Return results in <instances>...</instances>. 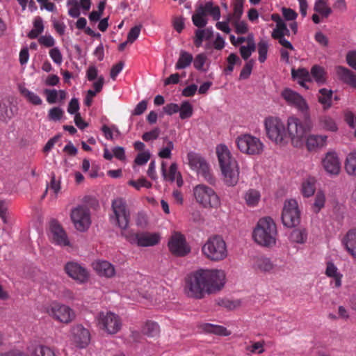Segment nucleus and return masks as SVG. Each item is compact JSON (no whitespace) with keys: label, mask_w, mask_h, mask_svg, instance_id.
Segmentation results:
<instances>
[{"label":"nucleus","mask_w":356,"mask_h":356,"mask_svg":"<svg viewBox=\"0 0 356 356\" xmlns=\"http://www.w3.org/2000/svg\"><path fill=\"white\" fill-rule=\"evenodd\" d=\"M129 184L134 186L137 190H140L141 187L150 188L152 186V183L144 177L140 178L137 181L130 180Z\"/></svg>","instance_id":"5fc2aeb1"},{"label":"nucleus","mask_w":356,"mask_h":356,"mask_svg":"<svg viewBox=\"0 0 356 356\" xmlns=\"http://www.w3.org/2000/svg\"><path fill=\"white\" fill-rule=\"evenodd\" d=\"M265 129L268 138L276 144L286 142L287 131L284 122L277 117H268L264 120Z\"/></svg>","instance_id":"423d86ee"},{"label":"nucleus","mask_w":356,"mask_h":356,"mask_svg":"<svg viewBox=\"0 0 356 356\" xmlns=\"http://www.w3.org/2000/svg\"><path fill=\"white\" fill-rule=\"evenodd\" d=\"M143 332L148 337H156L159 334V326L155 322H147L143 328Z\"/></svg>","instance_id":"a19ab883"},{"label":"nucleus","mask_w":356,"mask_h":356,"mask_svg":"<svg viewBox=\"0 0 356 356\" xmlns=\"http://www.w3.org/2000/svg\"><path fill=\"white\" fill-rule=\"evenodd\" d=\"M63 111L59 107H54L51 108L48 113V118L52 121H58L63 115Z\"/></svg>","instance_id":"6e6d98bb"},{"label":"nucleus","mask_w":356,"mask_h":356,"mask_svg":"<svg viewBox=\"0 0 356 356\" xmlns=\"http://www.w3.org/2000/svg\"><path fill=\"white\" fill-rule=\"evenodd\" d=\"M254 268L261 272L270 273L274 268V264L269 258L261 257L257 259Z\"/></svg>","instance_id":"c756f323"},{"label":"nucleus","mask_w":356,"mask_h":356,"mask_svg":"<svg viewBox=\"0 0 356 356\" xmlns=\"http://www.w3.org/2000/svg\"><path fill=\"white\" fill-rule=\"evenodd\" d=\"M314 9L324 17H327L332 12L331 8L327 6L323 0L317 1L315 3Z\"/></svg>","instance_id":"a18cd8bd"},{"label":"nucleus","mask_w":356,"mask_h":356,"mask_svg":"<svg viewBox=\"0 0 356 356\" xmlns=\"http://www.w3.org/2000/svg\"><path fill=\"white\" fill-rule=\"evenodd\" d=\"M122 235L131 243H136L141 247L153 246L159 242V236L157 234H135L131 231H129L122 232Z\"/></svg>","instance_id":"dca6fc26"},{"label":"nucleus","mask_w":356,"mask_h":356,"mask_svg":"<svg viewBox=\"0 0 356 356\" xmlns=\"http://www.w3.org/2000/svg\"><path fill=\"white\" fill-rule=\"evenodd\" d=\"M31 356H56L53 349L44 345L37 346L31 352Z\"/></svg>","instance_id":"ea45409f"},{"label":"nucleus","mask_w":356,"mask_h":356,"mask_svg":"<svg viewBox=\"0 0 356 356\" xmlns=\"http://www.w3.org/2000/svg\"><path fill=\"white\" fill-rule=\"evenodd\" d=\"M164 140L166 141V145L160 149L158 156L161 159H170L172 151L174 149V143L172 141L169 140L167 137Z\"/></svg>","instance_id":"37998d69"},{"label":"nucleus","mask_w":356,"mask_h":356,"mask_svg":"<svg viewBox=\"0 0 356 356\" xmlns=\"http://www.w3.org/2000/svg\"><path fill=\"white\" fill-rule=\"evenodd\" d=\"M290 239L296 243H305L307 239V233L304 229H296L291 233Z\"/></svg>","instance_id":"58836bf2"},{"label":"nucleus","mask_w":356,"mask_h":356,"mask_svg":"<svg viewBox=\"0 0 356 356\" xmlns=\"http://www.w3.org/2000/svg\"><path fill=\"white\" fill-rule=\"evenodd\" d=\"M38 42L44 46L45 47H52L55 44L54 38L49 35H42L38 38Z\"/></svg>","instance_id":"0e129e2a"},{"label":"nucleus","mask_w":356,"mask_h":356,"mask_svg":"<svg viewBox=\"0 0 356 356\" xmlns=\"http://www.w3.org/2000/svg\"><path fill=\"white\" fill-rule=\"evenodd\" d=\"M265 341L261 340L259 341L253 342L252 345L246 347V350L250 352L252 354H262L264 353Z\"/></svg>","instance_id":"09e8293b"},{"label":"nucleus","mask_w":356,"mask_h":356,"mask_svg":"<svg viewBox=\"0 0 356 356\" xmlns=\"http://www.w3.org/2000/svg\"><path fill=\"white\" fill-rule=\"evenodd\" d=\"M268 43L264 40H261L257 44L259 60L260 63H264L267 58V53L268 50Z\"/></svg>","instance_id":"49530a36"},{"label":"nucleus","mask_w":356,"mask_h":356,"mask_svg":"<svg viewBox=\"0 0 356 356\" xmlns=\"http://www.w3.org/2000/svg\"><path fill=\"white\" fill-rule=\"evenodd\" d=\"M202 331L219 336H229L231 332L226 327L211 323H202L200 325Z\"/></svg>","instance_id":"cd10ccee"},{"label":"nucleus","mask_w":356,"mask_h":356,"mask_svg":"<svg viewBox=\"0 0 356 356\" xmlns=\"http://www.w3.org/2000/svg\"><path fill=\"white\" fill-rule=\"evenodd\" d=\"M93 267L100 276L111 277L115 273L114 266L106 261H97L93 263Z\"/></svg>","instance_id":"a878e982"},{"label":"nucleus","mask_w":356,"mask_h":356,"mask_svg":"<svg viewBox=\"0 0 356 356\" xmlns=\"http://www.w3.org/2000/svg\"><path fill=\"white\" fill-rule=\"evenodd\" d=\"M254 65V61L252 60H248L245 65L243 66L242 70L240 73V78L242 79H248L252 72V67Z\"/></svg>","instance_id":"13d9d810"},{"label":"nucleus","mask_w":356,"mask_h":356,"mask_svg":"<svg viewBox=\"0 0 356 356\" xmlns=\"http://www.w3.org/2000/svg\"><path fill=\"white\" fill-rule=\"evenodd\" d=\"M49 237L51 243L59 246H69L70 241L62 225L56 220H51L49 223Z\"/></svg>","instance_id":"f3484780"},{"label":"nucleus","mask_w":356,"mask_h":356,"mask_svg":"<svg viewBox=\"0 0 356 356\" xmlns=\"http://www.w3.org/2000/svg\"><path fill=\"white\" fill-rule=\"evenodd\" d=\"M281 96L289 105L296 107L305 115L308 114V104L299 93L290 88H285L282 90Z\"/></svg>","instance_id":"a211bd4d"},{"label":"nucleus","mask_w":356,"mask_h":356,"mask_svg":"<svg viewBox=\"0 0 356 356\" xmlns=\"http://www.w3.org/2000/svg\"><path fill=\"white\" fill-rule=\"evenodd\" d=\"M336 72L339 79L356 88V74L346 67L338 66Z\"/></svg>","instance_id":"393cba45"},{"label":"nucleus","mask_w":356,"mask_h":356,"mask_svg":"<svg viewBox=\"0 0 356 356\" xmlns=\"http://www.w3.org/2000/svg\"><path fill=\"white\" fill-rule=\"evenodd\" d=\"M190 168L201 175L210 184L215 185L216 178L211 172V169L207 161L200 154L195 152L188 154Z\"/></svg>","instance_id":"9b49d317"},{"label":"nucleus","mask_w":356,"mask_h":356,"mask_svg":"<svg viewBox=\"0 0 356 356\" xmlns=\"http://www.w3.org/2000/svg\"><path fill=\"white\" fill-rule=\"evenodd\" d=\"M291 76L293 79L312 81L311 75L309 71L305 68H298V70L292 69Z\"/></svg>","instance_id":"de8ad7c7"},{"label":"nucleus","mask_w":356,"mask_h":356,"mask_svg":"<svg viewBox=\"0 0 356 356\" xmlns=\"http://www.w3.org/2000/svg\"><path fill=\"white\" fill-rule=\"evenodd\" d=\"M49 56L52 60L57 65H60L63 62V56L58 47H54L49 50Z\"/></svg>","instance_id":"4d7b16f0"},{"label":"nucleus","mask_w":356,"mask_h":356,"mask_svg":"<svg viewBox=\"0 0 356 356\" xmlns=\"http://www.w3.org/2000/svg\"><path fill=\"white\" fill-rule=\"evenodd\" d=\"M326 140V136L311 134L306 140V146L309 151L316 150L324 147Z\"/></svg>","instance_id":"bb28decb"},{"label":"nucleus","mask_w":356,"mask_h":356,"mask_svg":"<svg viewBox=\"0 0 356 356\" xmlns=\"http://www.w3.org/2000/svg\"><path fill=\"white\" fill-rule=\"evenodd\" d=\"M245 0H234L233 19L239 20L243 13V3Z\"/></svg>","instance_id":"8fccbe9b"},{"label":"nucleus","mask_w":356,"mask_h":356,"mask_svg":"<svg viewBox=\"0 0 356 356\" xmlns=\"http://www.w3.org/2000/svg\"><path fill=\"white\" fill-rule=\"evenodd\" d=\"M207 59V56L204 54L202 53L197 54L193 60L194 67L199 71L205 72L206 70L204 69V65Z\"/></svg>","instance_id":"603ef678"},{"label":"nucleus","mask_w":356,"mask_h":356,"mask_svg":"<svg viewBox=\"0 0 356 356\" xmlns=\"http://www.w3.org/2000/svg\"><path fill=\"white\" fill-rule=\"evenodd\" d=\"M260 193L255 189H249L245 193L244 198L246 204L250 207L256 206L260 200Z\"/></svg>","instance_id":"4c0bfd02"},{"label":"nucleus","mask_w":356,"mask_h":356,"mask_svg":"<svg viewBox=\"0 0 356 356\" xmlns=\"http://www.w3.org/2000/svg\"><path fill=\"white\" fill-rule=\"evenodd\" d=\"M234 27H235V31L237 34H245L248 32V28L247 23L244 21H240L234 19Z\"/></svg>","instance_id":"e2e57ef3"},{"label":"nucleus","mask_w":356,"mask_h":356,"mask_svg":"<svg viewBox=\"0 0 356 356\" xmlns=\"http://www.w3.org/2000/svg\"><path fill=\"white\" fill-rule=\"evenodd\" d=\"M113 215L111 216V220L118 225L122 232H127V228L130 221V211L127 208L126 201L118 197L113 200L111 205Z\"/></svg>","instance_id":"0eeeda50"},{"label":"nucleus","mask_w":356,"mask_h":356,"mask_svg":"<svg viewBox=\"0 0 356 356\" xmlns=\"http://www.w3.org/2000/svg\"><path fill=\"white\" fill-rule=\"evenodd\" d=\"M341 243L347 252L356 259V229L348 231L342 238Z\"/></svg>","instance_id":"5701e85b"},{"label":"nucleus","mask_w":356,"mask_h":356,"mask_svg":"<svg viewBox=\"0 0 356 356\" xmlns=\"http://www.w3.org/2000/svg\"><path fill=\"white\" fill-rule=\"evenodd\" d=\"M70 218L75 228L79 232L86 231L91 224L90 210L84 206L73 209Z\"/></svg>","instance_id":"2eb2a0df"},{"label":"nucleus","mask_w":356,"mask_h":356,"mask_svg":"<svg viewBox=\"0 0 356 356\" xmlns=\"http://www.w3.org/2000/svg\"><path fill=\"white\" fill-rule=\"evenodd\" d=\"M19 92L22 96H24L26 100L33 105L38 106L42 103V99L33 92L30 91L25 87H19Z\"/></svg>","instance_id":"c9c22d12"},{"label":"nucleus","mask_w":356,"mask_h":356,"mask_svg":"<svg viewBox=\"0 0 356 356\" xmlns=\"http://www.w3.org/2000/svg\"><path fill=\"white\" fill-rule=\"evenodd\" d=\"M324 170L330 175H338L341 170V163L335 152H327L322 161Z\"/></svg>","instance_id":"4be33fe9"},{"label":"nucleus","mask_w":356,"mask_h":356,"mask_svg":"<svg viewBox=\"0 0 356 356\" xmlns=\"http://www.w3.org/2000/svg\"><path fill=\"white\" fill-rule=\"evenodd\" d=\"M150 159V154L149 152H143L136 156L134 162L138 165H145Z\"/></svg>","instance_id":"69168bd1"},{"label":"nucleus","mask_w":356,"mask_h":356,"mask_svg":"<svg viewBox=\"0 0 356 356\" xmlns=\"http://www.w3.org/2000/svg\"><path fill=\"white\" fill-rule=\"evenodd\" d=\"M344 168L349 175L356 176V151L347 155Z\"/></svg>","instance_id":"72a5a7b5"},{"label":"nucleus","mask_w":356,"mask_h":356,"mask_svg":"<svg viewBox=\"0 0 356 356\" xmlns=\"http://www.w3.org/2000/svg\"><path fill=\"white\" fill-rule=\"evenodd\" d=\"M256 49V46H250V45H247V46H241L240 47V54H241V57L244 59V60H248L250 56H251L252 53L254 52Z\"/></svg>","instance_id":"680f3d73"},{"label":"nucleus","mask_w":356,"mask_h":356,"mask_svg":"<svg viewBox=\"0 0 356 356\" xmlns=\"http://www.w3.org/2000/svg\"><path fill=\"white\" fill-rule=\"evenodd\" d=\"M97 326L109 334L118 332L122 325L120 317L111 312H101L95 316Z\"/></svg>","instance_id":"1a4fd4ad"},{"label":"nucleus","mask_w":356,"mask_h":356,"mask_svg":"<svg viewBox=\"0 0 356 356\" xmlns=\"http://www.w3.org/2000/svg\"><path fill=\"white\" fill-rule=\"evenodd\" d=\"M236 144L242 153L248 155H259L264 150V144L260 139L250 134L237 137Z\"/></svg>","instance_id":"f8f14e48"},{"label":"nucleus","mask_w":356,"mask_h":356,"mask_svg":"<svg viewBox=\"0 0 356 356\" xmlns=\"http://www.w3.org/2000/svg\"><path fill=\"white\" fill-rule=\"evenodd\" d=\"M44 93L47 96V102L49 104H52L56 102L58 98V91L56 90L44 89Z\"/></svg>","instance_id":"338daca9"},{"label":"nucleus","mask_w":356,"mask_h":356,"mask_svg":"<svg viewBox=\"0 0 356 356\" xmlns=\"http://www.w3.org/2000/svg\"><path fill=\"white\" fill-rule=\"evenodd\" d=\"M141 30V26H135L131 29L127 35V40L129 43H133L139 36Z\"/></svg>","instance_id":"052dcab7"},{"label":"nucleus","mask_w":356,"mask_h":356,"mask_svg":"<svg viewBox=\"0 0 356 356\" xmlns=\"http://www.w3.org/2000/svg\"><path fill=\"white\" fill-rule=\"evenodd\" d=\"M225 274L222 270L199 269L186 278L185 291L188 297L202 299L206 294L220 291L225 285Z\"/></svg>","instance_id":"f257e3e1"},{"label":"nucleus","mask_w":356,"mask_h":356,"mask_svg":"<svg viewBox=\"0 0 356 356\" xmlns=\"http://www.w3.org/2000/svg\"><path fill=\"white\" fill-rule=\"evenodd\" d=\"M310 75L318 84H323L326 81V72L323 67L318 65L312 67Z\"/></svg>","instance_id":"f704fd0d"},{"label":"nucleus","mask_w":356,"mask_h":356,"mask_svg":"<svg viewBox=\"0 0 356 356\" xmlns=\"http://www.w3.org/2000/svg\"><path fill=\"white\" fill-rule=\"evenodd\" d=\"M161 171L163 179L170 182L175 181L178 174H180L177 170V165L176 163H172L170 166L168 172H167L165 162L162 161Z\"/></svg>","instance_id":"c85d7f7f"},{"label":"nucleus","mask_w":356,"mask_h":356,"mask_svg":"<svg viewBox=\"0 0 356 356\" xmlns=\"http://www.w3.org/2000/svg\"><path fill=\"white\" fill-rule=\"evenodd\" d=\"M72 335L73 342L80 348H86L90 341V332L81 325L72 327Z\"/></svg>","instance_id":"412c9836"},{"label":"nucleus","mask_w":356,"mask_h":356,"mask_svg":"<svg viewBox=\"0 0 356 356\" xmlns=\"http://www.w3.org/2000/svg\"><path fill=\"white\" fill-rule=\"evenodd\" d=\"M332 91L326 88H322L319 90L318 97L319 103L323 105V109L327 110L332 106Z\"/></svg>","instance_id":"7c9ffc66"},{"label":"nucleus","mask_w":356,"mask_h":356,"mask_svg":"<svg viewBox=\"0 0 356 356\" xmlns=\"http://www.w3.org/2000/svg\"><path fill=\"white\" fill-rule=\"evenodd\" d=\"M286 27V24L284 22V21L276 24V27L273 29L271 37L273 39L278 40L280 44H281L283 47L290 50H293L292 44L286 39H285V38H283L282 32L284 30H285Z\"/></svg>","instance_id":"b1692460"},{"label":"nucleus","mask_w":356,"mask_h":356,"mask_svg":"<svg viewBox=\"0 0 356 356\" xmlns=\"http://www.w3.org/2000/svg\"><path fill=\"white\" fill-rule=\"evenodd\" d=\"M277 234V227L270 217H264L259 220L252 232L254 241L264 247H273L276 243Z\"/></svg>","instance_id":"7ed1b4c3"},{"label":"nucleus","mask_w":356,"mask_h":356,"mask_svg":"<svg viewBox=\"0 0 356 356\" xmlns=\"http://www.w3.org/2000/svg\"><path fill=\"white\" fill-rule=\"evenodd\" d=\"M195 201L205 209H217L220 205V200L215 191L205 185L198 184L193 188Z\"/></svg>","instance_id":"39448f33"},{"label":"nucleus","mask_w":356,"mask_h":356,"mask_svg":"<svg viewBox=\"0 0 356 356\" xmlns=\"http://www.w3.org/2000/svg\"><path fill=\"white\" fill-rule=\"evenodd\" d=\"M282 12L284 19L288 21L295 20L298 17V13L291 8L284 7L282 8Z\"/></svg>","instance_id":"774afa93"},{"label":"nucleus","mask_w":356,"mask_h":356,"mask_svg":"<svg viewBox=\"0 0 356 356\" xmlns=\"http://www.w3.org/2000/svg\"><path fill=\"white\" fill-rule=\"evenodd\" d=\"M216 154L226 184L228 186L236 185L239 179V168L237 161L232 156L230 151L225 145L217 146Z\"/></svg>","instance_id":"f03ea898"},{"label":"nucleus","mask_w":356,"mask_h":356,"mask_svg":"<svg viewBox=\"0 0 356 356\" xmlns=\"http://www.w3.org/2000/svg\"><path fill=\"white\" fill-rule=\"evenodd\" d=\"M320 122L323 128L326 130L335 131L337 129L334 121L330 117L325 116L321 118Z\"/></svg>","instance_id":"864d4df0"},{"label":"nucleus","mask_w":356,"mask_h":356,"mask_svg":"<svg viewBox=\"0 0 356 356\" xmlns=\"http://www.w3.org/2000/svg\"><path fill=\"white\" fill-rule=\"evenodd\" d=\"M309 130V125L304 124L300 120L294 117L288 119L287 136L291 138L294 147H299L303 145L305 135Z\"/></svg>","instance_id":"9d476101"},{"label":"nucleus","mask_w":356,"mask_h":356,"mask_svg":"<svg viewBox=\"0 0 356 356\" xmlns=\"http://www.w3.org/2000/svg\"><path fill=\"white\" fill-rule=\"evenodd\" d=\"M160 134V129L159 128H154V129L145 132L143 134L142 138L145 142L156 140Z\"/></svg>","instance_id":"bf43d9fd"},{"label":"nucleus","mask_w":356,"mask_h":356,"mask_svg":"<svg viewBox=\"0 0 356 356\" xmlns=\"http://www.w3.org/2000/svg\"><path fill=\"white\" fill-rule=\"evenodd\" d=\"M202 253L214 261L223 260L227 256L226 243L220 236L210 237L202 248Z\"/></svg>","instance_id":"20e7f679"},{"label":"nucleus","mask_w":356,"mask_h":356,"mask_svg":"<svg viewBox=\"0 0 356 356\" xmlns=\"http://www.w3.org/2000/svg\"><path fill=\"white\" fill-rule=\"evenodd\" d=\"M315 181L313 179H309L304 181L302 184V193L305 197H310L315 192Z\"/></svg>","instance_id":"c03bdc74"},{"label":"nucleus","mask_w":356,"mask_h":356,"mask_svg":"<svg viewBox=\"0 0 356 356\" xmlns=\"http://www.w3.org/2000/svg\"><path fill=\"white\" fill-rule=\"evenodd\" d=\"M67 6L70 7L68 14L72 17L76 18L80 15L79 5L77 0H67Z\"/></svg>","instance_id":"3c124183"},{"label":"nucleus","mask_w":356,"mask_h":356,"mask_svg":"<svg viewBox=\"0 0 356 356\" xmlns=\"http://www.w3.org/2000/svg\"><path fill=\"white\" fill-rule=\"evenodd\" d=\"M213 36V30L211 28H207L204 29H197L195 31V38L194 39V44L197 47L202 45L204 39L209 40Z\"/></svg>","instance_id":"2f4dec72"},{"label":"nucleus","mask_w":356,"mask_h":356,"mask_svg":"<svg viewBox=\"0 0 356 356\" xmlns=\"http://www.w3.org/2000/svg\"><path fill=\"white\" fill-rule=\"evenodd\" d=\"M209 14L213 19L217 21L220 17V10L218 6H214L211 1H208L205 4L200 3L195 9V13L192 16L193 24L198 28H203L207 24V15Z\"/></svg>","instance_id":"6e6552de"},{"label":"nucleus","mask_w":356,"mask_h":356,"mask_svg":"<svg viewBox=\"0 0 356 356\" xmlns=\"http://www.w3.org/2000/svg\"><path fill=\"white\" fill-rule=\"evenodd\" d=\"M168 248L172 254L179 257L185 256L190 252L184 236L179 232L172 234L168 242Z\"/></svg>","instance_id":"aec40b11"},{"label":"nucleus","mask_w":356,"mask_h":356,"mask_svg":"<svg viewBox=\"0 0 356 356\" xmlns=\"http://www.w3.org/2000/svg\"><path fill=\"white\" fill-rule=\"evenodd\" d=\"M47 313L56 321L69 323L75 318V313L70 307L59 303H53L47 309Z\"/></svg>","instance_id":"4468645a"},{"label":"nucleus","mask_w":356,"mask_h":356,"mask_svg":"<svg viewBox=\"0 0 356 356\" xmlns=\"http://www.w3.org/2000/svg\"><path fill=\"white\" fill-rule=\"evenodd\" d=\"M282 220L284 225L287 227H293L299 224L300 213L296 200H289L284 202Z\"/></svg>","instance_id":"ddd939ff"},{"label":"nucleus","mask_w":356,"mask_h":356,"mask_svg":"<svg viewBox=\"0 0 356 356\" xmlns=\"http://www.w3.org/2000/svg\"><path fill=\"white\" fill-rule=\"evenodd\" d=\"M325 193L321 191H318L315 195L314 203L312 205V211L318 213L325 207Z\"/></svg>","instance_id":"e433bc0d"},{"label":"nucleus","mask_w":356,"mask_h":356,"mask_svg":"<svg viewBox=\"0 0 356 356\" xmlns=\"http://www.w3.org/2000/svg\"><path fill=\"white\" fill-rule=\"evenodd\" d=\"M193 60V55L186 51H181L175 65L176 70H181L188 67Z\"/></svg>","instance_id":"473e14b6"},{"label":"nucleus","mask_w":356,"mask_h":356,"mask_svg":"<svg viewBox=\"0 0 356 356\" xmlns=\"http://www.w3.org/2000/svg\"><path fill=\"white\" fill-rule=\"evenodd\" d=\"M179 117L182 120L191 118L193 113L192 105L188 102L184 101L179 106Z\"/></svg>","instance_id":"79ce46f5"},{"label":"nucleus","mask_w":356,"mask_h":356,"mask_svg":"<svg viewBox=\"0 0 356 356\" xmlns=\"http://www.w3.org/2000/svg\"><path fill=\"white\" fill-rule=\"evenodd\" d=\"M67 275L80 284L86 283L89 279L88 270L77 262L69 261L65 265Z\"/></svg>","instance_id":"6ab92c4d"}]
</instances>
